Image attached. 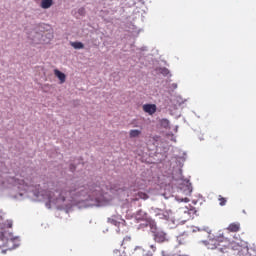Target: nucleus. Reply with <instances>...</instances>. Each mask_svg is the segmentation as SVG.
I'll return each mask as SVG.
<instances>
[{"mask_svg": "<svg viewBox=\"0 0 256 256\" xmlns=\"http://www.w3.org/2000/svg\"><path fill=\"white\" fill-rule=\"evenodd\" d=\"M54 75L59 78L60 83H65L67 79V76H65V73L56 69L54 70Z\"/></svg>", "mask_w": 256, "mask_h": 256, "instance_id": "obj_8", "label": "nucleus"}, {"mask_svg": "<svg viewBox=\"0 0 256 256\" xmlns=\"http://www.w3.org/2000/svg\"><path fill=\"white\" fill-rule=\"evenodd\" d=\"M136 219L137 221H147L149 219V217L147 216V213L143 210H139L136 213Z\"/></svg>", "mask_w": 256, "mask_h": 256, "instance_id": "obj_6", "label": "nucleus"}, {"mask_svg": "<svg viewBox=\"0 0 256 256\" xmlns=\"http://www.w3.org/2000/svg\"><path fill=\"white\" fill-rule=\"evenodd\" d=\"M2 237H5V234L2 233Z\"/></svg>", "mask_w": 256, "mask_h": 256, "instance_id": "obj_25", "label": "nucleus"}, {"mask_svg": "<svg viewBox=\"0 0 256 256\" xmlns=\"http://www.w3.org/2000/svg\"><path fill=\"white\" fill-rule=\"evenodd\" d=\"M138 199L147 200V199H149V195H147V193H145V192H138Z\"/></svg>", "mask_w": 256, "mask_h": 256, "instance_id": "obj_16", "label": "nucleus"}, {"mask_svg": "<svg viewBox=\"0 0 256 256\" xmlns=\"http://www.w3.org/2000/svg\"><path fill=\"white\" fill-rule=\"evenodd\" d=\"M150 249H152V251H156L157 248L155 247V245H151Z\"/></svg>", "mask_w": 256, "mask_h": 256, "instance_id": "obj_22", "label": "nucleus"}, {"mask_svg": "<svg viewBox=\"0 0 256 256\" xmlns=\"http://www.w3.org/2000/svg\"><path fill=\"white\" fill-rule=\"evenodd\" d=\"M133 255H135V256L142 255L143 256V255H145V249H143V247H141V246H137L134 249Z\"/></svg>", "mask_w": 256, "mask_h": 256, "instance_id": "obj_11", "label": "nucleus"}, {"mask_svg": "<svg viewBox=\"0 0 256 256\" xmlns=\"http://www.w3.org/2000/svg\"><path fill=\"white\" fill-rule=\"evenodd\" d=\"M8 227H9V229H11V227H13V222H8Z\"/></svg>", "mask_w": 256, "mask_h": 256, "instance_id": "obj_20", "label": "nucleus"}, {"mask_svg": "<svg viewBox=\"0 0 256 256\" xmlns=\"http://www.w3.org/2000/svg\"><path fill=\"white\" fill-rule=\"evenodd\" d=\"M142 109L144 113H148V115H155V113H157V105L155 104H144Z\"/></svg>", "mask_w": 256, "mask_h": 256, "instance_id": "obj_2", "label": "nucleus"}, {"mask_svg": "<svg viewBox=\"0 0 256 256\" xmlns=\"http://www.w3.org/2000/svg\"><path fill=\"white\" fill-rule=\"evenodd\" d=\"M212 243H214V247H212V249H217V247L219 246V244H217V240H212Z\"/></svg>", "mask_w": 256, "mask_h": 256, "instance_id": "obj_18", "label": "nucleus"}, {"mask_svg": "<svg viewBox=\"0 0 256 256\" xmlns=\"http://www.w3.org/2000/svg\"><path fill=\"white\" fill-rule=\"evenodd\" d=\"M79 15H85V8H80L78 10Z\"/></svg>", "mask_w": 256, "mask_h": 256, "instance_id": "obj_17", "label": "nucleus"}, {"mask_svg": "<svg viewBox=\"0 0 256 256\" xmlns=\"http://www.w3.org/2000/svg\"><path fill=\"white\" fill-rule=\"evenodd\" d=\"M109 191V188L105 186V184L101 185H93L90 187L89 191L85 188V186H80L79 183H70L64 189L61 190L59 196L56 199L60 201H65L66 199H73V197L85 196L88 195L85 200L90 201H99L105 193Z\"/></svg>", "mask_w": 256, "mask_h": 256, "instance_id": "obj_1", "label": "nucleus"}, {"mask_svg": "<svg viewBox=\"0 0 256 256\" xmlns=\"http://www.w3.org/2000/svg\"><path fill=\"white\" fill-rule=\"evenodd\" d=\"M7 243L9 244V243H13V238H7Z\"/></svg>", "mask_w": 256, "mask_h": 256, "instance_id": "obj_21", "label": "nucleus"}, {"mask_svg": "<svg viewBox=\"0 0 256 256\" xmlns=\"http://www.w3.org/2000/svg\"><path fill=\"white\" fill-rule=\"evenodd\" d=\"M2 253H4V254L7 253V250H2Z\"/></svg>", "mask_w": 256, "mask_h": 256, "instance_id": "obj_24", "label": "nucleus"}, {"mask_svg": "<svg viewBox=\"0 0 256 256\" xmlns=\"http://www.w3.org/2000/svg\"><path fill=\"white\" fill-rule=\"evenodd\" d=\"M53 5V0H42L41 7L42 9H49Z\"/></svg>", "mask_w": 256, "mask_h": 256, "instance_id": "obj_10", "label": "nucleus"}, {"mask_svg": "<svg viewBox=\"0 0 256 256\" xmlns=\"http://www.w3.org/2000/svg\"><path fill=\"white\" fill-rule=\"evenodd\" d=\"M131 244V236H126L123 241H122V247H124V249H127V247H129V245Z\"/></svg>", "mask_w": 256, "mask_h": 256, "instance_id": "obj_13", "label": "nucleus"}, {"mask_svg": "<svg viewBox=\"0 0 256 256\" xmlns=\"http://www.w3.org/2000/svg\"><path fill=\"white\" fill-rule=\"evenodd\" d=\"M71 45L74 49H83L85 47L82 42H72Z\"/></svg>", "mask_w": 256, "mask_h": 256, "instance_id": "obj_15", "label": "nucleus"}, {"mask_svg": "<svg viewBox=\"0 0 256 256\" xmlns=\"http://www.w3.org/2000/svg\"><path fill=\"white\" fill-rule=\"evenodd\" d=\"M141 135V130H130L129 137L130 139H135V137H139Z\"/></svg>", "mask_w": 256, "mask_h": 256, "instance_id": "obj_12", "label": "nucleus"}, {"mask_svg": "<svg viewBox=\"0 0 256 256\" xmlns=\"http://www.w3.org/2000/svg\"><path fill=\"white\" fill-rule=\"evenodd\" d=\"M230 247L233 251H241V249H243V241H232L230 243Z\"/></svg>", "mask_w": 256, "mask_h": 256, "instance_id": "obj_5", "label": "nucleus"}, {"mask_svg": "<svg viewBox=\"0 0 256 256\" xmlns=\"http://www.w3.org/2000/svg\"><path fill=\"white\" fill-rule=\"evenodd\" d=\"M154 239L156 243H164V241L167 239L165 232H156L154 233Z\"/></svg>", "mask_w": 256, "mask_h": 256, "instance_id": "obj_4", "label": "nucleus"}, {"mask_svg": "<svg viewBox=\"0 0 256 256\" xmlns=\"http://www.w3.org/2000/svg\"><path fill=\"white\" fill-rule=\"evenodd\" d=\"M110 223L112 224V225H115V226H117V225H119V222H117L116 220H110Z\"/></svg>", "mask_w": 256, "mask_h": 256, "instance_id": "obj_19", "label": "nucleus"}, {"mask_svg": "<svg viewBox=\"0 0 256 256\" xmlns=\"http://www.w3.org/2000/svg\"><path fill=\"white\" fill-rule=\"evenodd\" d=\"M218 201H219V205L221 207H225V205H227V198H225L221 195L218 196Z\"/></svg>", "mask_w": 256, "mask_h": 256, "instance_id": "obj_14", "label": "nucleus"}, {"mask_svg": "<svg viewBox=\"0 0 256 256\" xmlns=\"http://www.w3.org/2000/svg\"><path fill=\"white\" fill-rule=\"evenodd\" d=\"M184 201H185V203H189L188 198H185Z\"/></svg>", "mask_w": 256, "mask_h": 256, "instance_id": "obj_23", "label": "nucleus"}, {"mask_svg": "<svg viewBox=\"0 0 256 256\" xmlns=\"http://www.w3.org/2000/svg\"><path fill=\"white\" fill-rule=\"evenodd\" d=\"M146 227H150L151 231L153 233L157 232V223L154 222V220H152L151 218H148L146 221Z\"/></svg>", "mask_w": 256, "mask_h": 256, "instance_id": "obj_7", "label": "nucleus"}, {"mask_svg": "<svg viewBox=\"0 0 256 256\" xmlns=\"http://www.w3.org/2000/svg\"><path fill=\"white\" fill-rule=\"evenodd\" d=\"M227 231H229L230 233H238V231H241V224L238 222H233L229 224V226L227 227Z\"/></svg>", "mask_w": 256, "mask_h": 256, "instance_id": "obj_3", "label": "nucleus"}, {"mask_svg": "<svg viewBox=\"0 0 256 256\" xmlns=\"http://www.w3.org/2000/svg\"><path fill=\"white\" fill-rule=\"evenodd\" d=\"M147 256H151V255L147 254Z\"/></svg>", "mask_w": 256, "mask_h": 256, "instance_id": "obj_26", "label": "nucleus"}, {"mask_svg": "<svg viewBox=\"0 0 256 256\" xmlns=\"http://www.w3.org/2000/svg\"><path fill=\"white\" fill-rule=\"evenodd\" d=\"M14 185H18L19 189H24V187H28L29 185L25 180L15 179Z\"/></svg>", "mask_w": 256, "mask_h": 256, "instance_id": "obj_9", "label": "nucleus"}]
</instances>
